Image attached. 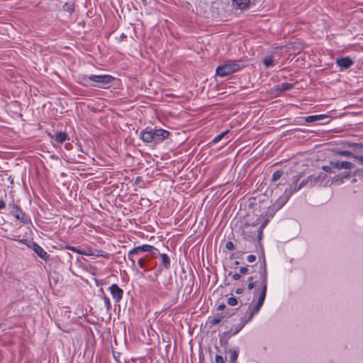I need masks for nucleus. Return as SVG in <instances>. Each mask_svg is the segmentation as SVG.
<instances>
[{"label": "nucleus", "instance_id": "nucleus-1", "mask_svg": "<svg viewBox=\"0 0 363 363\" xmlns=\"http://www.w3.org/2000/svg\"><path fill=\"white\" fill-rule=\"evenodd\" d=\"M260 268L262 290L260 292H258L257 289L255 290L252 303L246 305L247 309L240 317V323L231 329L232 335L238 334L247 323L250 322L253 317L259 313L264 302L267 289V272L264 262L261 264Z\"/></svg>", "mask_w": 363, "mask_h": 363}, {"label": "nucleus", "instance_id": "nucleus-2", "mask_svg": "<svg viewBox=\"0 0 363 363\" xmlns=\"http://www.w3.org/2000/svg\"><path fill=\"white\" fill-rule=\"evenodd\" d=\"M169 132L163 129H152L147 128L140 133V137L143 142L150 143H158L168 138Z\"/></svg>", "mask_w": 363, "mask_h": 363}, {"label": "nucleus", "instance_id": "nucleus-3", "mask_svg": "<svg viewBox=\"0 0 363 363\" xmlns=\"http://www.w3.org/2000/svg\"><path fill=\"white\" fill-rule=\"evenodd\" d=\"M311 179H313V178H311V176H310L307 179L302 180L301 182L298 184V187H294L292 189V186H291V187L286 189L284 193V196L280 197L277 200V208H280L287 201V200L290 198V196L294 192H296L297 191L300 190L303 186H305L306 185H309V186H313V184H311V182H312Z\"/></svg>", "mask_w": 363, "mask_h": 363}, {"label": "nucleus", "instance_id": "nucleus-4", "mask_svg": "<svg viewBox=\"0 0 363 363\" xmlns=\"http://www.w3.org/2000/svg\"><path fill=\"white\" fill-rule=\"evenodd\" d=\"M242 67V65L235 61H228L218 66L216 68V74L221 77L228 76L238 70Z\"/></svg>", "mask_w": 363, "mask_h": 363}, {"label": "nucleus", "instance_id": "nucleus-5", "mask_svg": "<svg viewBox=\"0 0 363 363\" xmlns=\"http://www.w3.org/2000/svg\"><path fill=\"white\" fill-rule=\"evenodd\" d=\"M155 251L157 252V250L155 247H153L152 245H143L138 246V247L133 248L132 250H130L128 252V259L131 262V267H133L135 266V261L133 257L134 255H138L140 253L145 252H152L153 255H155V252H154Z\"/></svg>", "mask_w": 363, "mask_h": 363}, {"label": "nucleus", "instance_id": "nucleus-6", "mask_svg": "<svg viewBox=\"0 0 363 363\" xmlns=\"http://www.w3.org/2000/svg\"><path fill=\"white\" fill-rule=\"evenodd\" d=\"M89 79L91 82L97 83V84H93V86H97L99 88L106 89L108 85L114 80V77L109 74H101V75H89Z\"/></svg>", "mask_w": 363, "mask_h": 363}, {"label": "nucleus", "instance_id": "nucleus-7", "mask_svg": "<svg viewBox=\"0 0 363 363\" xmlns=\"http://www.w3.org/2000/svg\"><path fill=\"white\" fill-rule=\"evenodd\" d=\"M258 223L255 222L252 224L245 223L242 228V235L245 240H251L254 238L256 233L258 234Z\"/></svg>", "mask_w": 363, "mask_h": 363}, {"label": "nucleus", "instance_id": "nucleus-8", "mask_svg": "<svg viewBox=\"0 0 363 363\" xmlns=\"http://www.w3.org/2000/svg\"><path fill=\"white\" fill-rule=\"evenodd\" d=\"M11 213L17 220L23 223H27L30 221L27 214L15 204L12 206Z\"/></svg>", "mask_w": 363, "mask_h": 363}, {"label": "nucleus", "instance_id": "nucleus-9", "mask_svg": "<svg viewBox=\"0 0 363 363\" xmlns=\"http://www.w3.org/2000/svg\"><path fill=\"white\" fill-rule=\"evenodd\" d=\"M108 291H110L113 298L116 303L120 302L123 298V291L117 284H111L108 287Z\"/></svg>", "mask_w": 363, "mask_h": 363}, {"label": "nucleus", "instance_id": "nucleus-10", "mask_svg": "<svg viewBox=\"0 0 363 363\" xmlns=\"http://www.w3.org/2000/svg\"><path fill=\"white\" fill-rule=\"evenodd\" d=\"M330 164L337 169H352L354 168V164L346 161H331Z\"/></svg>", "mask_w": 363, "mask_h": 363}, {"label": "nucleus", "instance_id": "nucleus-11", "mask_svg": "<svg viewBox=\"0 0 363 363\" xmlns=\"http://www.w3.org/2000/svg\"><path fill=\"white\" fill-rule=\"evenodd\" d=\"M335 63L340 67V70L342 71L350 68L353 65V61L350 57H346L336 59Z\"/></svg>", "mask_w": 363, "mask_h": 363}, {"label": "nucleus", "instance_id": "nucleus-12", "mask_svg": "<svg viewBox=\"0 0 363 363\" xmlns=\"http://www.w3.org/2000/svg\"><path fill=\"white\" fill-rule=\"evenodd\" d=\"M83 255L93 257H108V254L103 250L88 249L83 252Z\"/></svg>", "mask_w": 363, "mask_h": 363}, {"label": "nucleus", "instance_id": "nucleus-13", "mask_svg": "<svg viewBox=\"0 0 363 363\" xmlns=\"http://www.w3.org/2000/svg\"><path fill=\"white\" fill-rule=\"evenodd\" d=\"M311 178H313V179H311V184L315 186L318 184H322L323 182L327 179V176L325 173L320 172L318 174L311 175Z\"/></svg>", "mask_w": 363, "mask_h": 363}, {"label": "nucleus", "instance_id": "nucleus-14", "mask_svg": "<svg viewBox=\"0 0 363 363\" xmlns=\"http://www.w3.org/2000/svg\"><path fill=\"white\" fill-rule=\"evenodd\" d=\"M49 136L51 138H54L55 140L58 143H62L69 138L67 133L62 131L57 132L55 136L52 135L51 134H49Z\"/></svg>", "mask_w": 363, "mask_h": 363}, {"label": "nucleus", "instance_id": "nucleus-15", "mask_svg": "<svg viewBox=\"0 0 363 363\" xmlns=\"http://www.w3.org/2000/svg\"><path fill=\"white\" fill-rule=\"evenodd\" d=\"M33 250L43 259L47 260L49 255L38 245H33Z\"/></svg>", "mask_w": 363, "mask_h": 363}, {"label": "nucleus", "instance_id": "nucleus-16", "mask_svg": "<svg viewBox=\"0 0 363 363\" xmlns=\"http://www.w3.org/2000/svg\"><path fill=\"white\" fill-rule=\"evenodd\" d=\"M250 2V0H233V5L240 10L247 8Z\"/></svg>", "mask_w": 363, "mask_h": 363}, {"label": "nucleus", "instance_id": "nucleus-17", "mask_svg": "<svg viewBox=\"0 0 363 363\" xmlns=\"http://www.w3.org/2000/svg\"><path fill=\"white\" fill-rule=\"evenodd\" d=\"M230 353V363H237V359L239 355V349L233 348L230 349L228 352Z\"/></svg>", "mask_w": 363, "mask_h": 363}, {"label": "nucleus", "instance_id": "nucleus-18", "mask_svg": "<svg viewBox=\"0 0 363 363\" xmlns=\"http://www.w3.org/2000/svg\"><path fill=\"white\" fill-rule=\"evenodd\" d=\"M294 86L292 84L284 82L276 86V90L280 92L291 90Z\"/></svg>", "mask_w": 363, "mask_h": 363}, {"label": "nucleus", "instance_id": "nucleus-19", "mask_svg": "<svg viewBox=\"0 0 363 363\" xmlns=\"http://www.w3.org/2000/svg\"><path fill=\"white\" fill-rule=\"evenodd\" d=\"M162 259V264L166 268L169 269L170 267V260L167 255L161 254Z\"/></svg>", "mask_w": 363, "mask_h": 363}, {"label": "nucleus", "instance_id": "nucleus-20", "mask_svg": "<svg viewBox=\"0 0 363 363\" xmlns=\"http://www.w3.org/2000/svg\"><path fill=\"white\" fill-rule=\"evenodd\" d=\"M91 80L89 79V76L82 75L79 77V83H81L84 86H89V82Z\"/></svg>", "mask_w": 363, "mask_h": 363}, {"label": "nucleus", "instance_id": "nucleus-21", "mask_svg": "<svg viewBox=\"0 0 363 363\" xmlns=\"http://www.w3.org/2000/svg\"><path fill=\"white\" fill-rule=\"evenodd\" d=\"M74 9V5L73 3H65L63 5V10L69 13H72Z\"/></svg>", "mask_w": 363, "mask_h": 363}, {"label": "nucleus", "instance_id": "nucleus-22", "mask_svg": "<svg viewBox=\"0 0 363 363\" xmlns=\"http://www.w3.org/2000/svg\"><path fill=\"white\" fill-rule=\"evenodd\" d=\"M324 117L323 115H315V116H309L306 118V121L308 123L314 122L318 120H320Z\"/></svg>", "mask_w": 363, "mask_h": 363}, {"label": "nucleus", "instance_id": "nucleus-23", "mask_svg": "<svg viewBox=\"0 0 363 363\" xmlns=\"http://www.w3.org/2000/svg\"><path fill=\"white\" fill-rule=\"evenodd\" d=\"M263 64L265 67H269L274 65L273 58L271 56L267 57L263 60Z\"/></svg>", "mask_w": 363, "mask_h": 363}, {"label": "nucleus", "instance_id": "nucleus-24", "mask_svg": "<svg viewBox=\"0 0 363 363\" xmlns=\"http://www.w3.org/2000/svg\"><path fill=\"white\" fill-rule=\"evenodd\" d=\"M282 175H283V171H281V170L276 171L272 174V182H276V181L279 180Z\"/></svg>", "mask_w": 363, "mask_h": 363}, {"label": "nucleus", "instance_id": "nucleus-25", "mask_svg": "<svg viewBox=\"0 0 363 363\" xmlns=\"http://www.w3.org/2000/svg\"><path fill=\"white\" fill-rule=\"evenodd\" d=\"M337 154L340 156L352 157V158H354V156L357 155H354L352 152L347 151V150L340 151L337 152Z\"/></svg>", "mask_w": 363, "mask_h": 363}, {"label": "nucleus", "instance_id": "nucleus-26", "mask_svg": "<svg viewBox=\"0 0 363 363\" xmlns=\"http://www.w3.org/2000/svg\"><path fill=\"white\" fill-rule=\"evenodd\" d=\"M300 178H301L300 175H296V176L293 177V178H292V183L290 185V187L292 186V189L294 187H298V182L300 180Z\"/></svg>", "mask_w": 363, "mask_h": 363}, {"label": "nucleus", "instance_id": "nucleus-27", "mask_svg": "<svg viewBox=\"0 0 363 363\" xmlns=\"http://www.w3.org/2000/svg\"><path fill=\"white\" fill-rule=\"evenodd\" d=\"M102 299L104 301V306H105L107 310H109L111 308V302H110L108 297H107L106 296H104L102 297Z\"/></svg>", "mask_w": 363, "mask_h": 363}, {"label": "nucleus", "instance_id": "nucleus-28", "mask_svg": "<svg viewBox=\"0 0 363 363\" xmlns=\"http://www.w3.org/2000/svg\"><path fill=\"white\" fill-rule=\"evenodd\" d=\"M227 133V131L225 132H223L221 133L220 134L218 135L217 136H216L213 140V143H218L219 141L221 140V139L224 137V135Z\"/></svg>", "mask_w": 363, "mask_h": 363}, {"label": "nucleus", "instance_id": "nucleus-29", "mask_svg": "<svg viewBox=\"0 0 363 363\" xmlns=\"http://www.w3.org/2000/svg\"><path fill=\"white\" fill-rule=\"evenodd\" d=\"M66 248L67 250H69L72 252H77V253H78L79 255H83V252H84L83 250H79L75 247H72V246H66Z\"/></svg>", "mask_w": 363, "mask_h": 363}, {"label": "nucleus", "instance_id": "nucleus-30", "mask_svg": "<svg viewBox=\"0 0 363 363\" xmlns=\"http://www.w3.org/2000/svg\"><path fill=\"white\" fill-rule=\"evenodd\" d=\"M267 223V220H265L259 228H257L259 239H261V237L262 235V229L266 226Z\"/></svg>", "mask_w": 363, "mask_h": 363}, {"label": "nucleus", "instance_id": "nucleus-31", "mask_svg": "<svg viewBox=\"0 0 363 363\" xmlns=\"http://www.w3.org/2000/svg\"><path fill=\"white\" fill-rule=\"evenodd\" d=\"M253 279H254L253 277H250L247 279L249 281L248 285H247V289L250 291L252 290L255 286V282H253Z\"/></svg>", "mask_w": 363, "mask_h": 363}, {"label": "nucleus", "instance_id": "nucleus-32", "mask_svg": "<svg viewBox=\"0 0 363 363\" xmlns=\"http://www.w3.org/2000/svg\"><path fill=\"white\" fill-rule=\"evenodd\" d=\"M354 159L359 164L363 166V155H357L356 156H354Z\"/></svg>", "mask_w": 363, "mask_h": 363}, {"label": "nucleus", "instance_id": "nucleus-33", "mask_svg": "<svg viewBox=\"0 0 363 363\" xmlns=\"http://www.w3.org/2000/svg\"><path fill=\"white\" fill-rule=\"evenodd\" d=\"M228 303L230 305V306H234L235 305H237L238 303V300L235 297H230L228 299Z\"/></svg>", "mask_w": 363, "mask_h": 363}, {"label": "nucleus", "instance_id": "nucleus-34", "mask_svg": "<svg viewBox=\"0 0 363 363\" xmlns=\"http://www.w3.org/2000/svg\"><path fill=\"white\" fill-rule=\"evenodd\" d=\"M216 363H225L223 357L220 355H216L215 358Z\"/></svg>", "mask_w": 363, "mask_h": 363}, {"label": "nucleus", "instance_id": "nucleus-35", "mask_svg": "<svg viewBox=\"0 0 363 363\" xmlns=\"http://www.w3.org/2000/svg\"><path fill=\"white\" fill-rule=\"evenodd\" d=\"M333 167H332L331 165H330V166H323V167H322V169H323V171H325V172H328V173H333V170H332V168H333Z\"/></svg>", "mask_w": 363, "mask_h": 363}, {"label": "nucleus", "instance_id": "nucleus-36", "mask_svg": "<svg viewBox=\"0 0 363 363\" xmlns=\"http://www.w3.org/2000/svg\"><path fill=\"white\" fill-rule=\"evenodd\" d=\"M138 265L140 268H144L145 267V259L144 258H140L138 260Z\"/></svg>", "mask_w": 363, "mask_h": 363}, {"label": "nucleus", "instance_id": "nucleus-37", "mask_svg": "<svg viewBox=\"0 0 363 363\" xmlns=\"http://www.w3.org/2000/svg\"><path fill=\"white\" fill-rule=\"evenodd\" d=\"M220 321H221V318L220 317H216L211 320V323L212 325H216V324L219 323Z\"/></svg>", "mask_w": 363, "mask_h": 363}, {"label": "nucleus", "instance_id": "nucleus-38", "mask_svg": "<svg viewBox=\"0 0 363 363\" xmlns=\"http://www.w3.org/2000/svg\"><path fill=\"white\" fill-rule=\"evenodd\" d=\"M256 260V257L254 255H250L247 257L248 262H254Z\"/></svg>", "mask_w": 363, "mask_h": 363}, {"label": "nucleus", "instance_id": "nucleus-39", "mask_svg": "<svg viewBox=\"0 0 363 363\" xmlns=\"http://www.w3.org/2000/svg\"><path fill=\"white\" fill-rule=\"evenodd\" d=\"M225 247L229 250H233L234 249V245L232 242L229 241L226 242Z\"/></svg>", "mask_w": 363, "mask_h": 363}, {"label": "nucleus", "instance_id": "nucleus-40", "mask_svg": "<svg viewBox=\"0 0 363 363\" xmlns=\"http://www.w3.org/2000/svg\"><path fill=\"white\" fill-rule=\"evenodd\" d=\"M249 272V269L247 267H242L240 269L239 272L241 274H247Z\"/></svg>", "mask_w": 363, "mask_h": 363}, {"label": "nucleus", "instance_id": "nucleus-41", "mask_svg": "<svg viewBox=\"0 0 363 363\" xmlns=\"http://www.w3.org/2000/svg\"><path fill=\"white\" fill-rule=\"evenodd\" d=\"M241 277L240 273H235L233 275V279L235 281L239 280Z\"/></svg>", "mask_w": 363, "mask_h": 363}, {"label": "nucleus", "instance_id": "nucleus-42", "mask_svg": "<svg viewBox=\"0 0 363 363\" xmlns=\"http://www.w3.org/2000/svg\"><path fill=\"white\" fill-rule=\"evenodd\" d=\"M244 291V289L243 288H238L236 290H235V294H240L243 292Z\"/></svg>", "mask_w": 363, "mask_h": 363}, {"label": "nucleus", "instance_id": "nucleus-43", "mask_svg": "<svg viewBox=\"0 0 363 363\" xmlns=\"http://www.w3.org/2000/svg\"><path fill=\"white\" fill-rule=\"evenodd\" d=\"M5 206V202L3 200H0V210L4 208Z\"/></svg>", "mask_w": 363, "mask_h": 363}, {"label": "nucleus", "instance_id": "nucleus-44", "mask_svg": "<svg viewBox=\"0 0 363 363\" xmlns=\"http://www.w3.org/2000/svg\"><path fill=\"white\" fill-rule=\"evenodd\" d=\"M225 304L222 303V304H220L218 306V311H223L224 308H225Z\"/></svg>", "mask_w": 363, "mask_h": 363}, {"label": "nucleus", "instance_id": "nucleus-45", "mask_svg": "<svg viewBox=\"0 0 363 363\" xmlns=\"http://www.w3.org/2000/svg\"><path fill=\"white\" fill-rule=\"evenodd\" d=\"M350 177V174L349 173H347V174L345 175V179H349Z\"/></svg>", "mask_w": 363, "mask_h": 363}, {"label": "nucleus", "instance_id": "nucleus-46", "mask_svg": "<svg viewBox=\"0 0 363 363\" xmlns=\"http://www.w3.org/2000/svg\"><path fill=\"white\" fill-rule=\"evenodd\" d=\"M239 262L238 261L235 262V264H238Z\"/></svg>", "mask_w": 363, "mask_h": 363}]
</instances>
